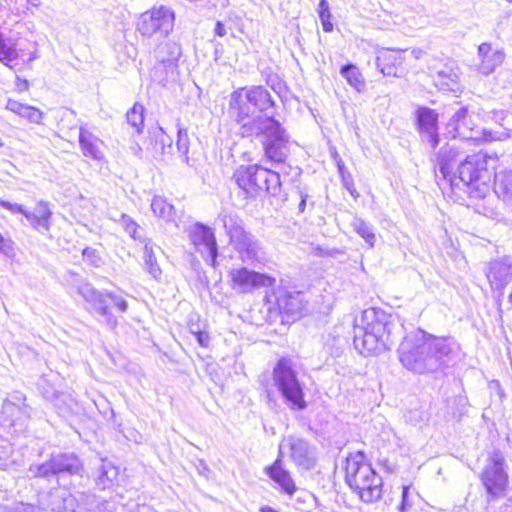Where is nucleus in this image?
<instances>
[{"mask_svg": "<svg viewBox=\"0 0 512 512\" xmlns=\"http://www.w3.org/2000/svg\"><path fill=\"white\" fill-rule=\"evenodd\" d=\"M455 343L450 338L437 337L418 329L406 335L397 354L407 371L416 375L441 372L452 360Z\"/></svg>", "mask_w": 512, "mask_h": 512, "instance_id": "1", "label": "nucleus"}, {"mask_svg": "<svg viewBox=\"0 0 512 512\" xmlns=\"http://www.w3.org/2000/svg\"><path fill=\"white\" fill-rule=\"evenodd\" d=\"M402 330L396 316L379 308L366 309L354 320V347L362 355L390 350Z\"/></svg>", "mask_w": 512, "mask_h": 512, "instance_id": "2", "label": "nucleus"}, {"mask_svg": "<svg viewBox=\"0 0 512 512\" xmlns=\"http://www.w3.org/2000/svg\"><path fill=\"white\" fill-rule=\"evenodd\" d=\"M495 159L482 153L467 156L449 178L451 187L466 191L471 197H484L493 178Z\"/></svg>", "mask_w": 512, "mask_h": 512, "instance_id": "3", "label": "nucleus"}, {"mask_svg": "<svg viewBox=\"0 0 512 512\" xmlns=\"http://www.w3.org/2000/svg\"><path fill=\"white\" fill-rule=\"evenodd\" d=\"M274 107L270 92L263 86H251L239 88L230 95L228 113L241 127V134H244V126L253 123L259 115L255 112L271 116L269 110Z\"/></svg>", "mask_w": 512, "mask_h": 512, "instance_id": "4", "label": "nucleus"}, {"mask_svg": "<svg viewBox=\"0 0 512 512\" xmlns=\"http://www.w3.org/2000/svg\"><path fill=\"white\" fill-rule=\"evenodd\" d=\"M345 473L347 484L363 502L372 503L381 499L382 478L365 460L362 452H356L347 457Z\"/></svg>", "mask_w": 512, "mask_h": 512, "instance_id": "5", "label": "nucleus"}, {"mask_svg": "<svg viewBox=\"0 0 512 512\" xmlns=\"http://www.w3.org/2000/svg\"><path fill=\"white\" fill-rule=\"evenodd\" d=\"M253 135L263 137L264 153L269 161L277 164L285 162L290 153V141L274 115L258 116L253 123L245 125L242 136Z\"/></svg>", "mask_w": 512, "mask_h": 512, "instance_id": "6", "label": "nucleus"}, {"mask_svg": "<svg viewBox=\"0 0 512 512\" xmlns=\"http://www.w3.org/2000/svg\"><path fill=\"white\" fill-rule=\"evenodd\" d=\"M232 179L247 197L255 198L263 194L277 196L281 191L279 172L257 164L240 166Z\"/></svg>", "mask_w": 512, "mask_h": 512, "instance_id": "7", "label": "nucleus"}, {"mask_svg": "<svg viewBox=\"0 0 512 512\" xmlns=\"http://www.w3.org/2000/svg\"><path fill=\"white\" fill-rule=\"evenodd\" d=\"M77 290L87 303V309L103 317L105 323L111 329L117 326V319L109 309V303L112 302L121 313L128 310V303L122 296L108 291H99L90 283H81Z\"/></svg>", "mask_w": 512, "mask_h": 512, "instance_id": "8", "label": "nucleus"}, {"mask_svg": "<svg viewBox=\"0 0 512 512\" xmlns=\"http://www.w3.org/2000/svg\"><path fill=\"white\" fill-rule=\"evenodd\" d=\"M273 382L282 396L293 407L302 410L306 407L304 394L297 378L293 362L288 358H281L273 369Z\"/></svg>", "mask_w": 512, "mask_h": 512, "instance_id": "9", "label": "nucleus"}, {"mask_svg": "<svg viewBox=\"0 0 512 512\" xmlns=\"http://www.w3.org/2000/svg\"><path fill=\"white\" fill-rule=\"evenodd\" d=\"M28 472L34 478L50 479L55 476L79 475L84 472L83 463L74 453L53 455L42 464L30 465Z\"/></svg>", "mask_w": 512, "mask_h": 512, "instance_id": "10", "label": "nucleus"}, {"mask_svg": "<svg viewBox=\"0 0 512 512\" xmlns=\"http://www.w3.org/2000/svg\"><path fill=\"white\" fill-rule=\"evenodd\" d=\"M175 22L174 11L164 5L153 7L140 15L136 30L143 36L166 37L173 30Z\"/></svg>", "mask_w": 512, "mask_h": 512, "instance_id": "11", "label": "nucleus"}, {"mask_svg": "<svg viewBox=\"0 0 512 512\" xmlns=\"http://www.w3.org/2000/svg\"><path fill=\"white\" fill-rule=\"evenodd\" d=\"M480 478L486 489L488 500L505 495L508 487V475L504 470V457L500 451L495 450L491 453Z\"/></svg>", "mask_w": 512, "mask_h": 512, "instance_id": "12", "label": "nucleus"}, {"mask_svg": "<svg viewBox=\"0 0 512 512\" xmlns=\"http://www.w3.org/2000/svg\"><path fill=\"white\" fill-rule=\"evenodd\" d=\"M446 132L452 138L459 137L474 144L491 139L490 133L476 129L472 115L469 114L467 107H460L451 115L446 124Z\"/></svg>", "mask_w": 512, "mask_h": 512, "instance_id": "13", "label": "nucleus"}, {"mask_svg": "<svg viewBox=\"0 0 512 512\" xmlns=\"http://www.w3.org/2000/svg\"><path fill=\"white\" fill-rule=\"evenodd\" d=\"M187 234L194 249L203 259L215 267L218 256V245L214 230L200 222L190 225Z\"/></svg>", "mask_w": 512, "mask_h": 512, "instance_id": "14", "label": "nucleus"}, {"mask_svg": "<svg viewBox=\"0 0 512 512\" xmlns=\"http://www.w3.org/2000/svg\"><path fill=\"white\" fill-rule=\"evenodd\" d=\"M0 206L13 214L21 213L35 230L41 233L50 231L52 211L48 202L44 200L38 201L33 212L27 211L22 205L11 203L1 198Z\"/></svg>", "mask_w": 512, "mask_h": 512, "instance_id": "15", "label": "nucleus"}, {"mask_svg": "<svg viewBox=\"0 0 512 512\" xmlns=\"http://www.w3.org/2000/svg\"><path fill=\"white\" fill-rule=\"evenodd\" d=\"M229 277L231 286L237 293H250L262 287H272L276 283L274 277L245 267L230 270Z\"/></svg>", "mask_w": 512, "mask_h": 512, "instance_id": "16", "label": "nucleus"}, {"mask_svg": "<svg viewBox=\"0 0 512 512\" xmlns=\"http://www.w3.org/2000/svg\"><path fill=\"white\" fill-rule=\"evenodd\" d=\"M284 449L289 450V457L296 466L305 470H309L314 467L316 462L315 448L306 440L296 437H288L280 444V457L282 456Z\"/></svg>", "mask_w": 512, "mask_h": 512, "instance_id": "17", "label": "nucleus"}, {"mask_svg": "<svg viewBox=\"0 0 512 512\" xmlns=\"http://www.w3.org/2000/svg\"><path fill=\"white\" fill-rule=\"evenodd\" d=\"M434 84L440 90L455 91L458 86V69L453 61L447 63L436 62L429 67Z\"/></svg>", "mask_w": 512, "mask_h": 512, "instance_id": "18", "label": "nucleus"}, {"mask_svg": "<svg viewBox=\"0 0 512 512\" xmlns=\"http://www.w3.org/2000/svg\"><path fill=\"white\" fill-rule=\"evenodd\" d=\"M486 276L493 288L503 289L512 279V256L490 261Z\"/></svg>", "mask_w": 512, "mask_h": 512, "instance_id": "19", "label": "nucleus"}, {"mask_svg": "<svg viewBox=\"0 0 512 512\" xmlns=\"http://www.w3.org/2000/svg\"><path fill=\"white\" fill-rule=\"evenodd\" d=\"M231 245L244 263L253 264L264 258L260 242L250 232L232 242Z\"/></svg>", "mask_w": 512, "mask_h": 512, "instance_id": "20", "label": "nucleus"}, {"mask_svg": "<svg viewBox=\"0 0 512 512\" xmlns=\"http://www.w3.org/2000/svg\"><path fill=\"white\" fill-rule=\"evenodd\" d=\"M417 121L421 136L434 148L439 142L438 135V114L427 107L417 110Z\"/></svg>", "mask_w": 512, "mask_h": 512, "instance_id": "21", "label": "nucleus"}, {"mask_svg": "<svg viewBox=\"0 0 512 512\" xmlns=\"http://www.w3.org/2000/svg\"><path fill=\"white\" fill-rule=\"evenodd\" d=\"M181 56V47L175 42L161 43L155 50L158 65L154 67L155 75L162 70L165 75L172 71Z\"/></svg>", "mask_w": 512, "mask_h": 512, "instance_id": "22", "label": "nucleus"}, {"mask_svg": "<svg viewBox=\"0 0 512 512\" xmlns=\"http://www.w3.org/2000/svg\"><path fill=\"white\" fill-rule=\"evenodd\" d=\"M403 61L401 51L385 49L378 53L376 65L384 76L399 77L401 74L399 66L402 65Z\"/></svg>", "mask_w": 512, "mask_h": 512, "instance_id": "23", "label": "nucleus"}, {"mask_svg": "<svg viewBox=\"0 0 512 512\" xmlns=\"http://www.w3.org/2000/svg\"><path fill=\"white\" fill-rule=\"evenodd\" d=\"M459 158V151L451 144H446L441 147L437 154L436 159V177H439L438 172L442 178L449 181L453 177V168L457 164Z\"/></svg>", "mask_w": 512, "mask_h": 512, "instance_id": "24", "label": "nucleus"}, {"mask_svg": "<svg viewBox=\"0 0 512 512\" xmlns=\"http://www.w3.org/2000/svg\"><path fill=\"white\" fill-rule=\"evenodd\" d=\"M478 56L481 59L479 71L482 74L489 75L504 61V53L500 50L492 49L488 43H482L478 47Z\"/></svg>", "mask_w": 512, "mask_h": 512, "instance_id": "25", "label": "nucleus"}, {"mask_svg": "<svg viewBox=\"0 0 512 512\" xmlns=\"http://www.w3.org/2000/svg\"><path fill=\"white\" fill-rule=\"evenodd\" d=\"M119 468L111 461L100 460V465L94 474L96 486L101 490L111 489L118 481Z\"/></svg>", "mask_w": 512, "mask_h": 512, "instance_id": "26", "label": "nucleus"}, {"mask_svg": "<svg viewBox=\"0 0 512 512\" xmlns=\"http://www.w3.org/2000/svg\"><path fill=\"white\" fill-rule=\"evenodd\" d=\"M217 220L225 229V232L229 237L230 244L248 233V231L243 227L242 219L234 212L222 210L219 213Z\"/></svg>", "mask_w": 512, "mask_h": 512, "instance_id": "27", "label": "nucleus"}, {"mask_svg": "<svg viewBox=\"0 0 512 512\" xmlns=\"http://www.w3.org/2000/svg\"><path fill=\"white\" fill-rule=\"evenodd\" d=\"M79 143L84 156L95 160L103 158V152L101 151L103 142L84 127H80Z\"/></svg>", "mask_w": 512, "mask_h": 512, "instance_id": "28", "label": "nucleus"}, {"mask_svg": "<svg viewBox=\"0 0 512 512\" xmlns=\"http://www.w3.org/2000/svg\"><path fill=\"white\" fill-rule=\"evenodd\" d=\"M267 473L288 495H293L296 486L290 473L282 467V459L279 456L271 467L267 468Z\"/></svg>", "mask_w": 512, "mask_h": 512, "instance_id": "29", "label": "nucleus"}, {"mask_svg": "<svg viewBox=\"0 0 512 512\" xmlns=\"http://www.w3.org/2000/svg\"><path fill=\"white\" fill-rule=\"evenodd\" d=\"M6 109L35 124H40L44 117L41 110L12 99L7 101Z\"/></svg>", "mask_w": 512, "mask_h": 512, "instance_id": "30", "label": "nucleus"}, {"mask_svg": "<svg viewBox=\"0 0 512 512\" xmlns=\"http://www.w3.org/2000/svg\"><path fill=\"white\" fill-rule=\"evenodd\" d=\"M74 498L64 489H56L48 495V507L52 511H74Z\"/></svg>", "mask_w": 512, "mask_h": 512, "instance_id": "31", "label": "nucleus"}, {"mask_svg": "<svg viewBox=\"0 0 512 512\" xmlns=\"http://www.w3.org/2000/svg\"><path fill=\"white\" fill-rule=\"evenodd\" d=\"M495 180V192L507 203L512 205V168L499 173L493 171Z\"/></svg>", "mask_w": 512, "mask_h": 512, "instance_id": "32", "label": "nucleus"}, {"mask_svg": "<svg viewBox=\"0 0 512 512\" xmlns=\"http://www.w3.org/2000/svg\"><path fill=\"white\" fill-rule=\"evenodd\" d=\"M277 304L282 312L290 316H298L302 311L300 293L285 292L277 297Z\"/></svg>", "mask_w": 512, "mask_h": 512, "instance_id": "33", "label": "nucleus"}, {"mask_svg": "<svg viewBox=\"0 0 512 512\" xmlns=\"http://www.w3.org/2000/svg\"><path fill=\"white\" fill-rule=\"evenodd\" d=\"M151 209L155 216L165 220L166 222H176V210L173 205L168 203L165 198L161 196H154L151 201Z\"/></svg>", "mask_w": 512, "mask_h": 512, "instance_id": "34", "label": "nucleus"}, {"mask_svg": "<svg viewBox=\"0 0 512 512\" xmlns=\"http://www.w3.org/2000/svg\"><path fill=\"white\" fill-rule=\"evenodd\" d=\"M351 225L353 230L367 243L370 248L375 246L376 234L371 223L366 222L362 218L355 217Z\"/></svg>", "mask_w": 512, "mask_h": 512, "instance_id": "35", "label": "nucleus"}, {"mask_svg": "<svg viewBox=\"0 0 512 512\" xmlns=\"http://www.w3.org/2000/svg\"><path fill=\"white\" fill-rule=\"evenodd\" d=\"M340 74L347 80L348 84L358 92H362L365 89L366 84L364 77L355 65L347 64L342 66Z\"/></svg>", "mask_w": 512, "mask_h": 512, "instance_id": "36", "label": "nucleus"}, {"mask_svg": "<svg viewBox=\"0 0 512 512\" xmlns=\"http://www.w3.org/2000/svg\"><path fill=\"white\" fill-rule=\"evenodd\" d=\"M144 269L155 279L160 280L162 270L157 263L156 256L151 242L144 246Z\"/></svg>", "mask_w": 512, "mask_h": 512, "instance_id": "37", "label": "nucleus"}, {"mask_svg": "<svg viewBox=\"0 0 512 512\" xmlns=\"http://www.w3.org/2000/svg\"><path fill=\"white\" fill-rule=\"evenodd\" d=\"M127 123L135 129L136 133H141L144 126V107L135 104L126 114Z\"/></svg>", "mask_w": 512, "mask_h": 512, "instance_id": "38", "label": "nucleus"}, {"mask_svg": "<svg viewBox=\"0 0 512 512\" xmlns=\"http://www.w3.org/2000/svg\"><path fill=\"white\" fill-rule=\"evenodd\" d=\"M18 57L17 50L7 41L0 39V62L8 67H12L11 63Z\"/></svg>", "mask_w": 512, "mask_h": 512, "instance_id": "39", "label": "nucleus"}, {"mask_svg": "<svg viewBox=\"0 0 512 512\" xmlns=\"http://www.w3.org/2000/svg\"><path fill=\"white\" fill-rule=\"evenodd\" d=\"M176 146L182 160L189 164V137L187 131L183 128L178 129Z\"/></svg>", "mask_w": 512, "mask_h": 512, "instance_id": "40", "label": "nucleus"}, {"mask_svg": "<svg viewBox=\"0 0 512 512\" xmlns=\"http://www.w3.org/2000/svg\"><path fill=\"white\" fill-rule=\"evenodd\" d=\"M416 495L410 486H403L401 493V502L398 506L399 512H409L413 506Z\"/></svg>", "mask_w": 512, "mask_h": 512, "instance_id": "41", "label": "nucleus"}, {"mask_svg": "<svg viewBox=\"0 0 512 512\" xmlns=\"http://www.w3.org/2000/svg\"><path fill=\"white\" fill-rule=\"evenodd\" d=\"M82 255L84 260L94 267H99L102 264V259L95 249L87 247L83 250Z\"/></svg>", "mask_w": 512, "mask_h": 512, "instance_id": "42", "label": "nucleus"}, {"mask_svg": "<svg viewBox=\"0 0 512 512\" xmlns=\"http://www.w3.org/2000/svg\"><path fill=\"white\" fill-rule=\"evenodd\" d=\"M190 332L195 336L200 346L207 348L210 343L209 334L202 330H193V325H189Z\"/></svg>", "mask_w": 512, "mask_h": 512, "instance_id": "43", "label": "nucleus"}, {"mask_svg": "<svg viewBox=\"0 0 512 512\" xmlns=\"http://www.w3.org/2000/svg\"><path fill=\"white\" fill-rule=\"evenodd\" d=\"M13 251V242L0 234V252L6 256H10L13 254Z\"/></svg>", "mask_w": 512, "mask_h": 512, "instance_id": "44", "label": "nucleus"}, {"mask_svg": "<svg viewBox=\"0 0 512 512\" xmlns=\"http://www.w3.org/2000/svg\"><path fill=\"white\" fill-rule=\"evenodd\" d=\"M318 12L320 19H324L325 17H331L329 3L327 0H320L318 5Z\"/></svg>", "mask_w": 512, "mask_h": 512, "instance_id": "45", "label": "nucleus"}, {"mask_svg": "<svg viewBox=\"0 0 512 512\" xmlns=\"http://www.w3.org/2000/svg\"><path fill=\"white\" fill-rule=\"evenodd\" d=\"M124 221H125V229H126V231L133 238H135V233H136V230L138 228V225L133 220H131L130 218H125L124 217Z\"/></svg>", "mask_w": 512, "mask_h": 512, "instance_id": "46", "label": "nucleus"}, {"mask_svg": "<svg viewBox=\"0 0 512 512\" xmlns=\"http://www.w3.org/2000/svg\"><path fill=\"white\" fill-rule=\"evenodd\" d=\"M214 31H215V34L219 37H223L227 34V30H226L224 24L220 21H218L216 23Z\"/></svg>", "mask_w": 512, "mask_h": 512, "instance_id": "47", "label": "nucleus"}, {"mask_svg": "<svg viewBox=\"0 0 512 512\" xmlns=\"http://www.w3.org/2000/svg\"><path fill=\"white\" fill-rule=\"evenodd\" d=\"M331 17H325L324 19H320L322 22L323 30L325 32H331L333 29V25L330 21Z\"/></svg>", "mask_w": 512, "mask_h": 512, "instance_id": "48", "label": "nucleus"}, {"mask_svg": "<svg viewBox=\"0 0 512 512\" xmlns=\"http://www.w3.org/2000/svg\"><path fill=\"white\" fill-rule=\"evenodd\" d=\"M16 86L19 91H26L29 87V83L27 80L17 77Z\"/></svg>", "mask_w": 512, "mask_h": 512, "instance_id": "49", "label": "nucleus"}, {"mask_svg": "<svg viewBox=\"0 0 512 512\" xmlns=\"http://www.w3.org/2000/svg\"><path fill=\"white\" fill-rule=\"evenodd\" d=\"M504 121H505V122H506V124H507L506 129H507V130H511V131H512V114L507 115V116L504 118Z\"/></svg>", "mask_w": 512, "mask_h": 512, "instance_id": "50", "label": "nucleus"}, {"mask_svg": "<svg viewBox=\"0 0 512 512\" xmlns=\"http://www.w3.org/2000/svg\"><path fill=\"white\" fill-rule=\"evenodd\" d=\"M306 197L307 196L301 195V201H300V204H299V210L301 212L304 211V208H305V205H306Z\"/></svg>", "mask_w": 512, "mask_h": 512, "instance_id": "51", "label": "nucleus"}, {"mask_svg": "<svg viewBox=\"0 0 512 512\" xmlns=\"http://www.w3.org/2000/svg\"><path fill=\"white\" fill-rule=\"evenodd\" d=\"M132 150L134 151V154H135L136 156H139V157L141 156L142 149H141V147H140L138 144H136L135 146H133V147H132Z\"/></svg>", "mask_w": 512, "mask_h": 512, "instance_id": "52", "label": "nucleus"}, {"mask_svg": "<svg viewBox=\"0 0 512 512\" xmlns=\"http://www.w3.org/2000/svg\"><path fill=\"white\" fill-rule=\"evenodd\" d=\"M32 6L38 7L41 4L40 0H26Z\"/></svg>", "mask_w": 512, "mask_h": 512, "instance_id": "53", "label": "nucleus"}, {"mask_svg": "<svg viewBox=\"0 0 512 512\" xmlns=\"http://www.w3.org/2000/svg\"><path fill=\"white\" fill-rule=\"evenodd\" d=\"M261 512H277V511H275L273 508H271L269 506H265V507L261 508Z\"/></svg>", "mask_w": 512, "mask_h": 512, "instance_id": "54", "label": "nucleus"}, {"mask_svg": "<svg viewBox=\"0 0 512 512\" xmlns=\"http://www.w3.org/2000/svg\"><path fill=\"white\" fill-rule=\"evenodd\" d=\"M36 58H38V55H37V53L34 51V52H32V53L30 54V56H29L28 60H29V61H33V60H35Z\"/></svg>", "mask_w": 512, "mask_h": 512, "instance_id": "55", "label": "nucleus"}, {"mask_svg": "<svg viewBox=\"0 0 512 512\" xmlns=\"http://www.w3.org/2000/svg\"><path fill=\"white\" fill-rule=\"evenodd\" d=\"M13 407H14V405H13L12 403H10V402H7V403L5 404V408H6V409L13 408Z\"/></svg>", "mask_w": 512, "mask_h": 512, "instance_id": "56", "label": "nucleus"}, {"mask_svg": "<svg viewBox=\"0 0 512 512\" xmlns=\"http://www.w3.org/2000/svg\"><path fill=\"white\" fill-rule=\"evenodd\" d=\"M190 325H193V330H200V328L198 327V325H195L193 323H191Z\"/></svg>", "mask_w": 512, "mask_h": 512, "instance_id": "57", "label": "nucleus"}, {"mask_svg": "<svg viewBox=\"0 0 512 512\" xmlns=\"http://www.w3.org/2000/svg\"><path fill=\"white\" fill-rule=\"evenodd\" d=\"M157 78H158V80H163L164 79V77L162 75H159Z\"/></svg>", "mask_w": 512, "mask_h": 512, "instance_id": "58", "label": "nucleus"}, {"mask_svg": "<svg viewBox=\"0 0 512 512\" xmlns=\"http://www.w3.org/2000/svg\"><path fill=\"white\" fill-rule=\"evenodd\" d=\"M509 301L512 303V291L511 294L509 295Z\"/></svg>", "mask_w": 512, "mask_h": 512, "instance_id": "59", "label": "nucleus"}, {"mask_svg": "<svg viewBox=\"0 0 512 512\" xmlns=\"http://www.w3.org/2000/svg\"><path fill=\"white\" fill-rule=\"evenodd\" d=\"M159 132H160L161 134H164V131H163V129H162L161 127H159Z\"/></svg>", "mask_w": 512, "mask_h": 512, "instance_id": "60", "label": "nucleus"}]
</instances>
